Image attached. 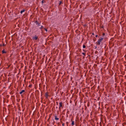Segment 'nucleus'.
Returning a JSON list of instances; mask_svg holds the SVG:
<instances>
[{
	"label": "nucleus",
	"mask_w": 126,
	"mask_h": 126,
	"mask_svg": "<svg viewBox=\"0 0 126 126\" xmlns=\"http://www.w3.org/2000/svg\"><path fill=\"white\" fill-rule=\"evenodd\" d=\"M56 104H57V105L58 104V103L57 102H56Z\"/></svg>",
	"instance_id": "26"
},
{
	"label": "nucleus",
	"mask_w": 126,
	"mask_h": 126,
	"mask_svg": "<svg viewBox=\"0 0 126 126\" xmlns=\"http://www.w3.org/2000/svg\"><path fill=\"white\" fill-rule=\"evenodd\" d=\"M0 46L1 47V46H2V45H0Z\"/></svg>",
	"instance_id": "28"
},
{
	"label": "nucleus",
	"mask_w": 126,
	"mask_h": 126,
	"mask_svg": "<svg viewBox=\"0 0 126 126\" xmlns=\"http://www.w3.org/2000/svg\"><path fill=\"white\" fill-rule=\"evenodd\" d=\"M25 11V10L24 9L23 10H21L20 12L21 14H22V13L24 12Z\"/></svg>",
	"instance_id": "10"
},
{
	"label": "nucleus",
	"mask_w": 126,
	"mask_h": 126,
	"mask_svg": "<svg viewBox=\"0 0 126 126\" xmlns=\"http://www.w3.org/2000/svg\"><path fill=\"white\" fill-rule=\"evenodd\" d=\"M25 92V90H22V91H21L20 93L19 94H21L23 92Z\"/></svg>",
	"instance_id": "8"
},
{
	"label": "nucleus",
	"mask_w": 126,
	"mask_h": 126,
	"mask_svg": "<svg viewBox=\"0 0 126 126\" xmlns=\"http://www.w3.org/2000/svg\"><path fill=\"white\" fill-rule=\"evenodd\" d=\"M98 35H96L95 36V37H98Z\"/></svg>",
	"instance_id": "24"
},
{
	"label": "nucleus",
	"mask_w": 126,
	"mask_h": 126,
	"mask_svg": "<svg viewBox=\"0 0 126 126\" xmlns=\"http://www.w3.org/2000/svg\"><path fill=\"white\" fill-rule=\"evenodd\" d=\"M50 116H49V119L50 118Z\"/></svg>",
	"instance_id": "27"
},
{
	"label": "nucleus",
	"mask_w": 126,
	"mask_h": 126,
	"mask_svg": "<svg viewBox=\"0 0 126 126\" xmlns=\"http://www.w3.org/2000/svg\"><path fill=\"white\" fill-rule=\"evenodd\" d=\"M66 124L67 125V126H68V122H67L66 123Z\"/></svg>",
	"instance_id": "21"
},
{
	"label": "nucleus",
	"mask_w": 126,
	"mask_h": 126,
	"mask_svg": "<svg viewBox=\"0 0 126 126\" xmlns=\"http://www.w3.org/2000/svg\"><path fill=\"white\" fill-rule=\"evenodd\" d=\"M71 121H72L71 125L72 126L74 125H75L74 122V121H72V119H71Z\"/></svg>",
	"instance_id": "6"
},
{
	"label": "nucleus",
	"mask_w": 126,
	"mask_h": 126,
	"mask_svg": "<svg viewBox=\"0 0 126 126\" xmlns=\"http://www.w3.org/2000/svg\"><path fill=\"white\" fill-rule=\"evenodd\" d=\"M82 54L84 56H85V53L84 52H82Z\"/></svg>",
	"instance_id": "12"
},
{
	"label": "nucleus",
	"mask_w": 126,
	"mask_h": 126,
	"mask_svg": "<svg viewBox=\"0 0 126 126\" xmlns=\"http://www.w3.org/2000/svg\"><path fill=\"white\" fill-rule=\"evenodd\" d=\"M103 39V38L102 37H100V38H99L97 41L96 42V44L97 45H100Z\"/></svg>",
	"instance_id": "1"
},
{
	"label": "nucleus",
	"mask_w": 126,
	"mask_h": 126,
	"mask_svg": "<svg viewBox=\"0 0 126 126\" xmlns=\"http://www.w3.org/2000/svg\"><path fill=\"white\" fill-rule=\"evenodd\" d=\"M54 116L55 117V119L56 120H59V118L57 117V116L55 115Z\"/></svg>",
	"instance_id": "7"
},
{
	"label": "nucleus",
	"mask_w": 126,
	"mask_h": 126,
	"mask_svg": "<svg viewBox=\"0 0 126 126\" xmlns=\"http://www.w3.org/2000/svg\"><path fill=\"white\" fill-rule=\"evenodd\" d=\"M126 123L125 122L123 124V126H124V125H126Z\"/></svg>",
	"instance_id": "11"
},
{
	"label": "nucleus",
	"mask_w": 126,
	"mask_h": 126,
	"mask_svg": "<svg viewBox=\"0 0 126 126\" xmlns=\"http://www.w3.org/2000/svg\"><path fill=\"white\" fill-rule=\"evenodd\" d=\"M32 85H29V87H30V88H31L32 87Z\"/></svg>",
	"instance_id": "16"
},
{
	"label": "nucleus",
	"mask_w": 126,
	"mask_h": 126,
	"mask_svg": "<svg viewBox=\"0 0 126 126\" xmlns=\"http://www.w3.org/2000/svg\"><path fill=\"white\" fill-rule=\"evenodd\" d=\"M86 47V46L85 45H83V48H85Z\"/></svg>",
	"instance_id": "14"
},
{
	"label": "nucleus",
	"mask_w": 126,
	"mask_h": 126,
	"mask_svg": "<svg viewBox=\"0 0 126 126\" xmlns=\"http://www.w3.org/2000/svg\"><path fill=\"white\" fill-rule=\"evenodd\" d=\"M64 123H63V124H62V126H64Z\"/></svg>",
	"instance_id": "22"
},
{
	"label": "nucleus",
	"mask_w": 126,
	"mask_h": 126,
	"mask_svg": "<svg viewBox=\"0 0 126 126\" xmlns=\"http://www.w3.org/2000/svg\"><path fill=\"white\" fill-rule=\"evenodd\" d=\"M35 22L36 24L38 26H39L40 25V23H39L37 20H36Z\"/></svg>",
	"instance_id": "5"
},
{
	"label": "nucleus",
	"mask_w": 126,
	"mask_h": 126,
	"mask_svg": "<svg viewBox=\"0 0 126 126\" xmlns=\"http://www.w3.org/2000/svg\"><path fill=\"white\" fill-rule=\"evenodd\" d=\"M103 27H103V25L102 26H101L100 27V28H103Z\"/></svg>",
	"instance_id": "18"
},
{
	"label": "nucleus",
	"mask_w": 126,
	"mask_h": 126,
	"mask_svg": "<svg viewBox=\"0 0 126 126\" xmlns=\"http://www.w3.org/2000/svg\"><path fill=\"white\" fill-rule=\"evenodd\" d=\"M2 53H6V51H5L4 49H3L2 51Z\"/></svg>",
	"instance_id": "9"
},
{
	"label": "nucleus",
	"mask_w": 126,
	"mask_h": 126,
	"mask_svg": "<svg viewBox=\"0 0 126 126\" xmlns=\"http://www.w3.org/2000/svg\"><path fill=\"white\" fill-rule=\"evenodd\" d=\"M5 45H5V44H3V45H2V46H5Z\"/></svg>",
	"instance_id": "20"
},
{
	"label": "nucleus",
	"mask_w": 126,
	"mask_h": 126,
	"mask_svg": "<svg viewBox=\"0 0 126 126\" xmlns=\"http://www.w3.org/2000/svg\"><path fill=\"white\" fill-rule=\"evenodd\" d=\"M43 26H41V27H40V29H42L43 28Z\"/></svg>",
	"instance_id": "13"
},
{
	"label": "nucleus",
	"mask_w": 126,
	"mask_h": 126,
	"mask_svg": "<svg viewBox=\"0 0 126 126\" xmlns=\"http://www.w3.org/2000/svg\"><path fill=\"white\" fill-rule=\"evenodd\" d=\"M38 38V37L36 35H35L34 36H33L32 39L33 40H36Z\"/></svg>",
	"instance_id": "3"
},
{
	"label": "nucleus",
	"mask_w": 126,
	"mask_h": 126,
	"mask_svg": "<svg viewBox=\"0 0 126 126\" xmlns=\"http://www.w3.org/2000/svg\"><path fill=\"white\" fill-rule=\"evenodd\" d=\"M87 106H88V107L89 106V105H88Z\"/></svg>",
	"instance_id": "29"
},
{
	"label": "nucleus",
	"mask_w": 126,
	"mask_h": 126,
	"mask_svg": "<svg viewBox=\"0 0 126 126\" xmlns=\"http://www.w3.org/2000/svg\"><path fill=\"white\" fill-rule=\"evenodd\" d=\"M44 29H45V30L46 31V32L47 31V29H46L45 28H44Z\"/></svg>",
	"instance_id": "19"
},
{
	"label": "nucleus",
	"mask_w": 126,
	"mask_h": 126,
	"mask_svg": "<svg viewBox=\"0 0 126 126\" xmlns=\"http://www.w3.org/2000/svg\"><path fill=\"white\" fill-rule=\"evenodd\" d=\"M42 3H44V0H43L41 2Z\"/></svg>",
	"instance_id": "23"
},
{
	"label": "nucleus",
	"mask_w": 126,
	"mask_h": 126,
	"mask_svg": "<svg viewBox=\"0 0 126 126\" xmlns=\"http://www.w3.org/2000/svg\"><path fill=\"white\" fill-rule=\"evenodd\" d=\"M105 35V33H103L102 34V35L103 36H104Z\"/></svg>",
	"instance_id": "17"
},
{
	"label": "nucleus",
	"mask_w": 126,
	"mask_h": 126,
	"mask_svg": "<svg viewBox=\"0 0 126 126\" xmlns=\"http://www.w3.org/2000/svg\"><path fill=\"white\" fill-rule=\"evenodd\" d=\"M62 3V2L61 1H60V3L59 4V5H60Z\"/></svg>",
	"instance_id": "15"
},
{
	"label": "nucleus",
	"mask_w": 126,
	"mask_h": 126,
	"mask_svg": "<svg viewBox=\"0 0 126 126\" xmlns=\"http://www.w3.org/2000/svg\"><path fill=\"white\" fill-rule=\"evenodd\" d=\"M92 35H94V33H92Z\"/></svg>",
	"instance_id": "25"
},
{
	"label": "nucleus",
	"mask_w": 126,
	"mask_h": 126,
	"mask_svg": "<svg viewBox=\"0 0 126 126\" xmlns=\"http://www.w3.org/2000/svg\"><path fill=\"white\" fill-rule=\"evenodd\" d=\"M59 111H60L61 108H63V103L62 102H60L59 103Z\"/></svg>",
	"instance_id": "2"
},
{
	"label": "nucleus",
	"mask_w": 126,
	"mask_h": 126,
	"mask_svg": "<svg viewBox=\"0 0 126 126\" xmlns=\"http://www.w3.org/2000/svg\"><path fill=\"white\" fill-rule=\"evenodd\" d=\"M49 93L48 92H47L45 94V96L46 97V98H47L48 96H49L48 95Z\"/></svg>",
	"instance_id": "4"
}]
</instances>
